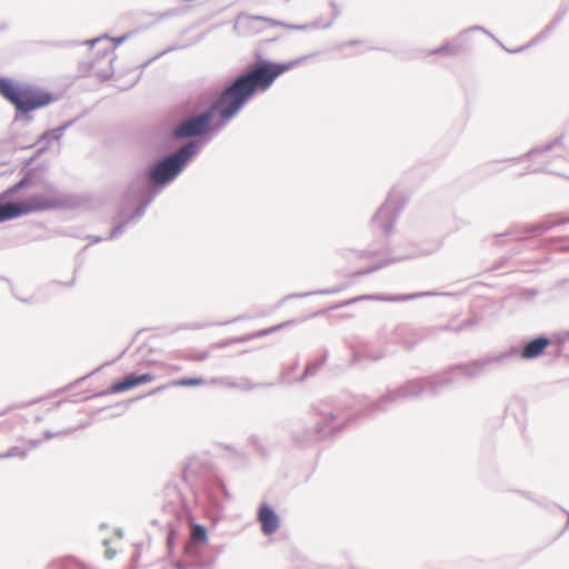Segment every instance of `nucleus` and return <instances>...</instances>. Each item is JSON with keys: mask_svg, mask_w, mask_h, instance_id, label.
<instances>
[{"mask_svg": "<svg viewBox=\"0 0 569 569\" xmlns=\"http://www.w3.org/2000/svg\"><path fill=\"white\" fill-rule=\"evenodd\" d=\"M206 566V560H192L187 557H184V559L182 560L177 561L174 565L177 569H201L204 568Z\"/></svg>", "mask_w": 569, "mask_h": 569, "instance_id": "obj_12", "label": "nucleus"}, {"mask_svg": "<svg viewBox=\"0 0 569 569\" xmlns=\"http://www.w3.org/2000/svg\"><path fill=\"white\" fill-rule=\"evenodd\" d=\"M172 180H131L122 193L118 207L117 223L107 240L119 238L128 226L138 222L146 209L156 197L162 192Z\"/></svg>", "mask_w": 569, "mask_h": 569, "instance_id": "obj_2", "label": "nucleus"}, {"mask_svg": "<svg viewBox=\"0 0 569 569\" xmlns=\"http://www.w3.org/2000/svg\"><path fill=\"white\" fill-rule=\"evenodd\" d=\"M206 381L203 378L201 377H193V378H180V379H176V380H172L170 382H168L167 385H162L156 389H153L152 391H150L148 395L149 396H152V395H156L169 387H199V386H202L204 385Z\"/></svg>", "mask_w": 569, "mask_h": 569, "instance_id": "obj_10", "label": "nucleus"}, {"mask_svg": "<svg viewBox=\"0 0 569 569\" xmlns=\"http://www.w3.org/2000/svg\"><path fill=\"white\" fill-rule=\"evenodd\" d=\"M33 181L19 180L0 193V223L36 212L87 209L90 206L88 194L64 192L49 183H46L41 191L32 193L26 200L13 201L11 199L19 191L32 186Z\"/></svg>", "mask_w": 569, "mask_h": 569, "instance_id": "obj_1", "label": "nucleus"}, {"mask_svg": "<svg viewBox=\"0 0 569 569\" xmlns=\"http://www.w3.org/2000/svg\"><path fill=\"white\" fill-rule=\"evenodd\" d=\"M189 541L197 545H204L208 541L207 528L202 525L194 523L191 528Z\"/></svg>", "mask_w": 569, "mask_h": 569, "instance_id": "obj_11", "label": "nucleus"}, {"mask_svg": "<svg viewBox=\"0 0 569 569\" xmlns=\"http://www.w3.org/2000/svg\"><path fill=\"white\" fill-rule=\"evenodd\" d=\"M110 543H111L110 539L103 540V546L107 548L106 553H104L107 559H113L117 555V551L114 549L109 548Z\"/></svg>", "mask_w": 569, "mask_h": 569, "instance_id": "obj_16", "label": "nucleus"}, {"mask_svg": "<svg viewBox=\"0 0 569 569\" xmlns=\"http://www.w3.org/2000/svg\"><path fill=\"white\" fill-rule=\"evenodd\" d=\"M116 535H117V537L122 538L123 537V530L121 528H118L116 530Z\"/></svg>", "mask_w": 569, "mask_h": 569, "instance_id": "obj_23", "label": "nucleus"}, {"mask_svg": "<svg viewBox=\"0 0 569 569\" xmlns=\"http://www.w3.org/2000/svg\"><path fill=\"white\" fill-rule=\"evenodd\" d=\"M67 433H69V430H63V431H59V432H51V431L47 430L43 432V440H50L57 436L67 435Z\"/></svg>", "mask_w": 569, "mask_h": 569, "instance_id": "obj_17", "label": "nucleus"}, {"mask_svg": "<svg viewBox=\"0 0 569 569\" xmlns=\"http://www.w3.org/2000/svg\"><path fill=\"white\" fill-rule=\"evenodd\" d=\"M204 326H202V325H191V326H189L190 329H201Z\"/></svg>", "mask_w": 569, "mask_h": 569, "instance_id": "obj_24", "label": "nucleus"}, {"mask_svg": "<svg viewBox=\"0 0 569 569\" xmlns=\"http://www.w3.org/2000/svg\"><path fill=\"white\" fill-rule=\"evenodd\" d=\"M27 456H28V449H22L20 447H11L7 452L1 453L2 459L16 458V457H18L20 459H24Z\"/></svg>", "mask_w": 569, "mask_h": 569, "instance_id": "obj_14", "label": "nucleus"}, {"mask_svg": "<svg viewBox=\"0 0 569 569\" xmlns=\"http://www.w3.org/2000/svg\"><path fill=\"white\" fill-rule=\"evenodd\" d=\"M137 387L136 373H129L123 379L113 382L108 389L94 393L92 397H102L111 393H120Z\"/></svg>", "mask_w": 569, "mask_h": 569, "instance_id": "obj_9", "label": "nucleus"}, {"mask_svg": "<svg viewBox=\"0 0 569 569\" xmlns=\"http://www.w3.org/2000/svg\"><path fill=\"white\" fill-rule=\"evenodd\" d=\"M74 283V278L71 280V282L68 286H72Z\"/></svg>", "mask_w": 569, "mask_h": 569, "instance_id": "obj_26", "label": "nucleus"}, {"mask_svg": "<svg viewBox=\"0 0 569 569\" xmlns=\"http://www.w3.org/2000/svg\"><path fill=\"white\" fill-rule=\"evenodd\" d=\"M0 94L21 112H29L42 108L52 101V96L43 90L29 86H20L3 78H0Z\"/></svg>", "mask_w": 569, "mask_h": 569, "instance_id": "obj_4", "label": "nucleus"}, {"mask_svg": "<svg viewBox=\"0 0 569 569\" xmlns=\"http://www.w3.org/2000/svg\"><path fill=\"white\" fill-rule=\"evenodd\" d=\"M248 339V337H241V338H238V339H233L231 340V342H239V341H246ZM230 343V341L228 342H223L222 345L223 346H228Z\"/></svg>", "mask_w": 569, "mask_h": 569, "instance_id": "obj_21", "label": "nucleus"}, {"mask_svg": "<svg viewBox=\"0 0 569 569\" xmlns=\"http://www.w3.org/2000/svg\"><path fill=\"white\" fill-rule=\"evenodd\" d=\"M550 346V340L545 337L536 338L529 342H527L520 352L521 358L523 359H533L543 353L546 348Z\"/></svg>", "mask_w": 569, "mask_h": 569, "instance_id": "obj_8", "label": "nucleus"}, {"mask_svg": "<svg viewBox=\"0 0 569 569\" xmlns=\"http://www.w3.org/2000/svg\"><path fill=\"white\" fill-rule=\"evenodd\" d=\"M293 66V61L286 63L261 62L251 68V96L258 90H267L274 79L290 70Z\"/></svg>", "mask_w": 569, "mask_h": 569, "instance_id": "obj_6", "label": "nucleus"}, {"mask_svg": "<svg viewBox=\"0 0 569 569\" xmlns=\"http://www.w3.org/2000/svg\"><path fill=\"white\" fill-rule=\"evenodd\" d=\"M258 520L263 533H274L279 528V517L268 505H262L258 512Z\"/></svg>", "mask_w": 569, "mask_h": 569, "instance_id": "obj_7", "label": "nucleus"}, {"mask_svg": "<svg viewBox=\"0 0 569 569\" xmlns=\"http://www.w3.org/2000/svg\"><path fill=\"white\" fill-rule=\"evenodd\" d=\"M194 143H188L177 152L158 162L150 171L149 178H173L186 166L188 160L196 153Z\"/></svg>", "mask_w": 569, "mask_h": 569, "instance_id": "obj_5", "label": "nucleus"}, {"mask_svg": "<svg viewBox=\"0 0 569 569\" xmlns=\"http://www.w3.org/2000/svg\"><path fill=\"white\" fill-rule=\"evenodd\" d=\"M224 386H227L229 388H238L239 387V385L237 382L231 381V380H226Z\"/></svg>", "mask_w": 569, "mask_h": 569, "instance_id": "obj_20", "label": "nucleus"}, {"mask_svg": "<svg viewBox=\"0 0 569 569\" xmlns=\"http://www.w3.org/2000/svg\"><path fill=\"white\" fill-rule=\"evenodd\" d=\"M221 488H222L223 492L227 495L226 487L223 485H221Z\"/></svg>", "mask_w": 569, "mask_h": 569, "instance_id": "obj_25", "label": "nucleus"}, {"mask_svg": "<svg viewBox=\"0 0 569 569\" xmlns=\"http://www.w3.org/2000/svg\"><path fill=\"white\" fill-rule=\"evenodd\" d=\"M248 96L249 73H244L221 94L208 112L182 121L174 129V136L188 138L207 132L216 117L229 119L242 107Z\"/></svg>", "mask_w": 569, "mask_h": 569, "instance_id": "obj_3", "label": "nucleus"}, {"mask_svg": "<svg viewBox=\"0 0 569 569\" xmlns=\"http://www.w3.org/2000/svg\"><path fill=\"white\" fill-rule=\"evenodd\" d=\"M200 545L188 541L184 545V557L192 560H203L201 557Z\"/></svg>", "mask_w": 569, "mask_h": 569, "instance_id": "obj_13", "label": "nucleus"}, {"mask_svg": "<svg viewBox=\"0 0 569 569\" xmlns=\"http://www.w3.org/2000/svg\"><path fill=\"white\" fill-rule=\"evenodd\" d=\"M174 535H176L174 530L170 529L169 532H168V536H167V545H168L170 550L172 549V545H173V540H174Z\"/></svg>", "mask_w": 569, "mask_h": 569, "instance_id": "obj_18", "label": "nucleus"}, {"mask_svg": "<svg viewBox=\"0 0 569 569\" xmlns=\"http://www.w3.org/2000/svg\"><path fill=\"white\" fill-rule=\"evenodd\" d=\"M41 442H42V440H40V439H31V440H29L28 441V445H29L28 450L29 449H34V448L39 447L41 445Z\"/></svg>", "mask_w": 569, "mask_h": 569, "instance_id": "obj_19", "label": "nucleus"}, {"mask_svg": "<svg viewBox=\"0 0 569 569\" xmlns=\"http://www.w3.org/2000/svg\"><path fill=\"white\" fill-rule=\"evenodd\" d=\"M153 379H154V376L152 373H150V372H146V373H141V375H136L137 386L150 382Z\"/></svg>", "mask_w": 569, "mask_h": 569, "instance_id": "obj_15", "label": "nucleus"}, {"mask_svg": "<svg viewBox=\"0 0 569 569\" xmlns=\"http://www.w3.org/2000/svg\"><path fill=\"white\" fill-rule=\"evenodd\" d=\"M89 239H90V240H91V242H93V243H97V242L102 241V238H101V237H98V236H89Z\"/></svg>", "mask_w": 569, "mask_h": 569, "instance_id": "obj_22", "label": "nucleus"}]
</instances>
